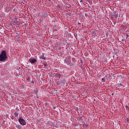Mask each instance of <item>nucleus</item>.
Here are the masks:
<instances>
[{"label": "nucleus", "mask_w": 129, "mask_h": 129, "mask_svg": "<svg viewBox=\"0 0 129 129\" xmlns=\"http://www.w3.org/2000/svg\"><path fill=\"white\" fill-rule=\"evenodd\" d=\"M36 59L34 58H30L29 59V62H30V63H35V62H36Z\"/></svg>", "instance_id": "obj_3"}, {"label": "nucleus", "mask_w": 129, "mask_h": 129, "mask_svg": "<svg viewBox=\"0 0 129 129\" xmlns=\"http://www.w3.org/2000/svg\"><path fill=\"white\" fill-rule=\"evenodd\" d=\"M12 119H15V117L14 116H12L11 117Z\"/></svg>", "instance_id": "obj_12"}, {"label": "nucleus", "mask_w": 129, "mask_h": 129, "mask_svg": "<svg viewBox=\"0 0 129 129\" xmlns=\"http://www.w3.org/2000/svg\"><path fill=\"white\" fill-rule=\"evenodd\" d=\"M14 115H15V116H16V117H18V116L19 115V113H17V112L14 113Z\"/></svg>", "instance_id": "obj_9"}, {"label": "nucleus", "mask_w": 129, "mask_h": 129, "mask_svg": "<svg viewBox=\"0 0 129 129\" xmlns=\"http://www.w3.org/2000/svg\"><path fill=\"white\" fill-rule=\"evenodd\" d=\"M125 108H126V110H129V107H128V106L126 105V106H125Z\"/></svg>", "instance_id": "obj_10"}, {"label": "nucleus", "mask_w": 129, "mask_h": 129, "mask_svg": "<svg viewBox=\"0 0 129 129\" xmlns=\"http://www.w3.org/2000/svg\"><path fill=\"white\" fill-rule=\"evenodd\" d=\"M43 17H44L45 18H47L48 17V14L47 13H44L43 15Z\"/></svg>", "instance_id": "obj_7"}, {"label": "nucleus", "mask_w": 129, "mask_h": 129, "mask_svg": "<svg viewBox=\"0 0 129 129\" xmlns=\"http://www.w3.org/2000/svg\"><path fill=\"white\" fill-rule=\"evenodd\" d=\"M18 121L21 125H26L27 124V122H26V120L24 119V118H22L21 117H19L18 119Z\"/></svg>", "instance_id": "obj_2"}, {"label": "nucleus", "mask_w": 129, "mask_h": 129, "mask_svg": "<svg viewBox=\"0 0 129 129\" xmlns=\"http://www.w3.org/2000/svg\"><path fill=\"white\" fill-rule=\"evenodd\" d=\"M101 81L102 82H105V80L104 79V78H102Z\"/></svg>", "instance_id": "obj_11"}, {"label": "nucleus", "mask_w": 129, "mask_h": 129, "mask_svg": "<svg viewBox=\"0 0 129 129\" xmlns=\"http://www.w3.org/2000/svg\"><path fill=\"white\" fill-rule=\"evenodd\" d=\"M118 16V13L115 12L114 15H112L113 18H117Z\"/></svg>", "instance_id": "obj_4"}, {"label": "nucleus", "mask_w": 129, "mask_h": 129, "mask_svg": "<svg viewBox=\"0 0 129 129\" xmlns=\"http://www.w3.org/2000/svg\"><path fill=\"white\" fill-rule=\"evenodd\" d=\"M111 95H114V93H112Z\"/></svg>", "instance_id": "obj_15"}, {"label": "nucleus", "mask_w": 129, "mask_h": 129, "mask_svg": "<svg viewBox=\"0 0 129 129\" xmlns=\"http://www.w3.org/2000/svg\"><path fill=\"white\" fill-rule=\"evenodd\" d=\"M83 2V1H82V0H81V2Z\"/></svg>", "instance_id": "obj_16"}, {"label": "nucleus", "mask_w": 129, "mask_h": 129, "mask_svg": "<svg viewBox=\"0 0 129 129\" xmlns=\"http://www.w3.org/2000/svg\"><path fill=\"white\" fill-rule=\"evenodd\" d=\"M126 121H127L128 122H129V118H126Z\"/></svg>", "instance_id": "obj_13"}, {"label": "nucleus", "mask_w": 129, "mask_h": 129, "mask_svg": "<svg viewBox=\"0 0 129 129\" xmlns=\"http://www.w3.org/2000/svg\"><path fill=\"white\" fill-rule=\"evenodd\" d=\"M40 59H42L43 60H46V58H45V57H44V54H42L41 56H40Z\"/></svg>", "instance_id": "obj_5"}, {"label": "nucleus", "mask_w": 129, "mask_h": 129, "mask_svg": "<svg viewBox=\"0 0 129 129\" xmlns=\"http://www.w3.org/2000/svg\"><path fill=\"white\" fill-rule=\"evenodd\" d=\"M56 77H57V78H59V79H60V78H61V75H60V74H56L55 75Z\"/></svg>", "instance_id": "obj_6"}, {"label": "nucleus", "mask_w": 129, "mask_h": 129, "mask_svg": "<svg viewBox=\"0 0 129 129\" xmlns=\"http://www.w3.org/2000/svg\"><path fill=\"white\" fill-rule=\"evenodd\" d=\"M16 127H17V128H22V127H21V125L19 124L16 125Z\"/></svg>", "instance_id": "obj_8"}, {"label": "nucleus", "mask_w": 129, "mask_h": 129, "mask_svg": "<svg viewBox=\"0 0 129 129\" xmlns=\"http://www.w3.org/2000/svg\"><path fill=\"white\" fill-rule=\"evenodd\" d=\"M79 118L80 119H81V118H82V116H79Z\"/></svg>", "instance_id": "obj_14"}, {"label": "nucleus", "mask_w": 129, "mask_h": 129, "mask_svg": "<svg viewBox=\"0 0 129 129\" xmlns=\"http://www.w3.org/2000/svg\"><path fill=\"white\" fill-rule=\"evenodd\" d=\"M8 59V56L7 55V52L5 50H3L0 54V61H6Z\"/></svg>", "instance_id": "obj_1"}]
</instances>
